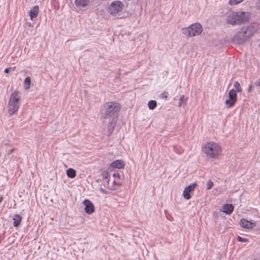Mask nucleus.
Listing matches in <instances>:
<instances>
[{
	"mask_svg": "<svg viewBox=\"0 0 260 260\" xmlns=\"http://www.w3.org/2000/svg\"><path fill=\"white\" fill-rule=\"evenodd\" d=\"M120 110L119 104L113 102H107L102 107V117L109 120L108 130L110 134L112 133L116 126Z\"/></svg>",
	"mask_w": 260,
	"mask_h": 260,
	"instance_id": "1",
	"label": "nucleus"
},
{
	"mask_svg": "<svg viewBox=\"0 0 260 260\" xmlns=\"http://www.w3.org/2000/svg\"><path fill=\"white\" fill-rule=\"evenodd\" d=\"M203 152L207 158L215 159L221 153L222 149L220 145L214 142H209L205 144Z\"/></svg>",
	"mask_w": 260,
	"mask_h": 260,
	"instance_id": "2",
	"label": "nucleus"
},
{
	"mask_svg": "<svg viewBox=\"0 0 260 260\" xmlns=\"http://www.w3.org/2000/svg\"><path fill=\"white\" fill-rule=\"evenodd\" d=\"M249 19L248 14L244 12H233L226 18V22L232 25L244 23Z\"/></svg>",
	"mask_w": 260,
	"mask_h": 260,
	"instance_id": "3",
	"label": "nucleus"
},
{
	"mask_svg": "<svg viewBox=\"0 0 260 260\" xmlns=\"http://www.w3.org/2000/svg\"><path fill=\"white\" fill-rule=\"evenodd\" d=\"M20 105V95L18 92L14 91L10 95L8 105V113L10 115L16 113Z\"/></svg>",
	"mask_w": 260,
	"mask_h": 260,
	"instance_id": "4",
	"label": "nucleus"
},
{
	"mask_svg": "<svg viewBox=\"0 0 260 260\" xmlns=\"http://www.w3.org/2000/svg\"><path fill=\"white\" fill-rule=\"evenodd\" d=\"M202 31V26L199 23H193L188 27L182 29V34L189 37L198 36L201 34Z\"/></svg>",
	"mask_w": 260,
	"mask_h": 260,
	"instance_id": "5",
	"label": "nucleus"
},
{
	"mask_svg": "<svg viewBox=\"0 0 260 260\" xmlns=\"http://www.w3.org/2000/svg\"><path fill=\"white\" fill-rule=\"evenodd\" d=\"M251 36L252 35L248 28H243L242 30L238 31L234 35L232 39V42L234 43L241 44Z\"/></svg>",
	"mask_w": 260,
	"mask_h": 260,
	"instance_id": "6",
	"label": "nucleus"
},
{
	"mask_svg": "<svg viewBox=\"0 0 260 260\" xmlns=\"http://www.w3.org/2000/svg\"><path fill=\"white\" fill-rule=\"evenodd\" d=\"M124 5L120 1H116L110 4L108 7V12L112 15H116L123 9Z\"/></svg>",
	"mask_w": 260,
	"mask_h": 260,
	"instance_id": "7",
	"label": "nucleus"
},
{
	"mask_svg": "<svg viewBox=\"0 0 260 260\" xmlns=\"http://www.w3.org/2000/svg\"><path fill=\"white\" fill-rule=\"evenodd\" d=\"M229 99L226 100L225 102L228 107H233L237 101V92L234 89H231L229 92Z\"/></svg>",
	"mask_w": 260,
	"mask_h": 260,
	"instance_id": "8",
	"label": "nucleus"
},
{
	"mask_svg": "<svg viewBox=\"0 0 260 260\" xmlns=\"http://www.w3.org/2000/svg\"><path fill=\"white\" fill-rule=\"evenodd\" d=\"M196 185V183H193L185 188L183 192V196L185 199L189 200L190 199L191 196L190 195V192L194 190Z\"/></svg>",
	"mask_w": 260,
	"mask_h": 260,
	"instance_id": "9",
	"label": "nucleus"
},
{
	"mask_svg": "<svg viewBox=\"0 0 260 260\" xmlns=\"http://www.w3.org/2000/svg\"><path fill=\"white\" fill-rule=\"evenodd\" d=\"M83 203L85 205L84 211L88 214L92 213L94 211V207L92 202L88 200L84 201Z\"/></svg>",
	"mask_w": 260,
	"mask_h": 260,
	"instance_id": "10",
	"label": "nucleus"
},
{
	"mask_svg": "<svg viewBox=\"0 0 260 260\" xmlns=\"http://www.w3.org/2000/svg\"><path fill=\"white\" fill-rule=\"evenodd\" d=\"M240 224L241 226L247 229H252L256 225L255 222H251L245 219H241Z\"/></svg>",
	"mask_w": 260,
	"mask_h": 260,
	"instance_id": "11",
	"label": "nucleus"
},
{
	"mask_svg": "<svg viewBox=\"0 0 260 260\" xmlns=\"http://www.w3.org/2000/svg\"><path fill=\"white\" fill-rule=\"evenodd\" d=\"M124 167V161L120 159H118L113 161L110 165V167L112 169L117 168L120 169L123 168Z\"/></svg>",
	"mask_w": 260,
	"mask_h": 260,
	"instance_id": "12",
	"label": "nucleus"
},
{
	"mask_svg": "<svg viewBox=\"0 0 260 260\" xmlns=\"http://www.w3.org/2000/svg\"><path fill=\"white\" fill-rule=\"evenodd\" d=\"M234 207L231 204H226L224 205L221 209V211L226 214H231L234 211Z\"/></svg>",
	"mask_w": 260,
	"mask_h": 260,
	"instance_id": "13",
	"label": "nucleus"
},
{
	"mask_svg": "<svg viewBox=\"0 0 260 260\" xmlns=\"http://www.w3.org/2000/svg\"><path fill=\"white\" fill-rule=\"evenodd\" d=\"M39 12V8L38 6H34L30 11H29V16L30 19L32 20L34 18H35L37 16Z\"/></svg>",
	"mask_w": 260,
	"mask_h": 260,
	"instance_id": "14",
	"label": "nucleus"
},
{
	"mask_svg": "<svg viewBox=\"0 0 260 260\" xmlns=\"http://www.w3.org/2000/svg\"><path fill=\"white\" fill-rule=\"evenodd\" d=\"M75 3L77 7L83 8L88 5L89 0H75Z\"/></svg>",
	"mask_w": 260,
	"mask_h": 260,
	"instance_id": "15",
	"label": "nucleus"
},
{
	"mask_svg": "<svg viewBox=\"0 0 260 260\" xmlns=\"http://www.w3.org/2000/svg\"><path fill=\"white\" fill-rule=\"evenodd\" d=\"M13 220H14L13 223V226L17 227L21 222L22 217L18 214H15L13 217Z\"/></svg>",
	"mask_w": 260,
	"mask_h": 260,
	"instance_id": "16",
	"label": "nucleus"
},
{
	"mask_svg": "<svg viewBox=\"0 0 260 260\" xmlns=\"http://www.w3.org/2000/svg\"><path fill=\"white\" fill-rule=\"evenodd\" d=\"M76 171L72 168H69L67 171V175L68 177L73 178L76 176Z\"/></svg>",
	"mask_w": 260,
	"mask_h": 260,
	"instance_id": "17",
	"label": "nucleus"
},
{
	"mask_svg": "<svg viewBox=\"0 0 260 260\" xmlns=\"http://www.w3.org/2000/svg\"><path fill=\"white\" fill-rule=\"evenodd\" d=\"M31 83L30 78L29 77H27L24 81L23 86L25 89H28L30 88V85Z\"/></svg>",
	"mask_w": 260,
	"mask_h": 260,
	"instance_id": "18",
	"label": "nucleus"
},
{
	"mask_svg": "<svg viewBox=\"0 0 260 260\" xmlns=\"http://www.w3.org/2000/svg\"><path fill=\"white\" fill-rule=\"evenodd\" d=\"M148 106L150 109H154L156 106V102L154 100H150L148 102Z\"/></svg>",
	"mask_w": 260,
	"mask_h": 260,
	"instance_id": "19",
	"label": "nucleus"
},
{
	"mask_svg": "<svg viewBox=\"0 0 260 260\" xmlns=\"http://www.w3.org/2000/svg\"><path fill=\"white\" fill-rule=\"evenodd\" d=\"M234 86L235 88V89L236 90V92L237 91L240 92L242 91V88L240 87V83L238 81H236L235 83Z\"/></svg>",
	"mask_w": 260,
	"mask_h": 260,
	"instance_id": "20",
	"label": "nucleus"
},
{
	"mask_svg": "<svg viewBox=\"0 0 260 260\" xmlns=\"http://www.w3.org/2000/svg\"><path fill=\"white\" fill-rule=\"evenodd\" d=\"M244 0H230L229 1V4L230 5H237L239 3L243 2Z\"/></svg>",
	"mask_w": 260,
	"mask_h": 260,
	"instance_id": "21",
	"label": "nucleus"
},
{
	"mask_svg": "<svg viewBox=\"0 0 260 260\" xmlns=\"http://www.w3.org/2000/svg\"><path fill=\"white\" fill-rule=\"evenodd\" d=\"M186 100L185 99L184 95H181L179 98V102L178 103V106H181L182 105H183L185 103V101Z\"/></svg>",
	"mask_w": 260,
	"mask_h": 260,
	"instance_id": "22",
	"label": "nucleus"
},
{
	"mask_svg": "<svg viewBox=\"0 0 260 260\" xmlns=\"http://www.w3.org/2000/svg\"><path fill=\"white\" fill-rule=\"evenodd\" d=\"M214 185L213 182L211 180H208L207 183V189H210Z\"/></svg>",
	"mask_w": 260,
	"mask_h": 260,
	"instance_id": "23",
	"label": "nucleus"
},
{
	"mask_svg": "<svg viewBox=\"0 0 260 260\" xmlns=\"http://www.w3.org/2000/svg\"><path fill=\"white\" fill-rule=\"evenodd\" d=\"M237 240L239 242H247L248 241V240L246 238H243L240 236H238Z\"/></svg>",
	"mask_w": 260,
	"mask_h": 260,
	"instance_id": "24",
	"label": "nucleus"
},
{
	"mask_svg": "<svg viewBox=\"0 0 260 260\" xmlns=\"http://www.w3.org/2000/svg\"><path fill=\"white\" fill-rule=\"evenodd\" d=\"M102 175L103 177L104 178H107V177L108 176V172H105V171H104L102 173Z\"/></svg>",
	"mask_w": 260,
	"mask_h": 260,
	"instance_id": "25",
	"label": "nucleus"
},
{
	"mask_svg": "<svg viewBox=\"0 0 260 260\" xmlns=\"http://www.w3.org/2000/svg\"><path fill=\"white\" fill-rule=\"evenodd\" d=\"M113 177L115 178H120V175L118 173H114L113 174Z\"/></svg>",
	"mask_w": 260,
	"mask_h": 260,
	"instance_id": "26",
	"label": "nucleus"
},
{
	"mask_svg": "<svg viewBox=\"0 0 260 260\" xmlns=\"http://www.w3.org/2000/svg\"><path fill=\"white\" fill-rule=\"evenodd\" d=\"M255 85L256 86H260V78L257 80L256 81Z\"/></svg>",
	"mask_w": 260,
	"mask_h": 260,
	"instance_id": "27",
	"label": "nucleus"
},
{
	"mask_svg": "<svg viewBox=\"0 0 260 260\" xmlns=\"http://www.w3.org/2000/svg\"><path fill=\"white\" fill-rule=\"evenodd\" d=\"M100 190L103 193H105V194L107 193V191L103 188H100Z\"/></svg>",
	"mask_w": 260,
	"mask_h": 260,
	"instance_id": "28",
	"label": "nucleus"
},
{
	"mask_svg": "<svg viewBox=\"0 0 260 260\" xmlns=\"http://www.w3.org/2000/svg\"><path fill=\"white\" fill-rule=\"evenodd\" d=\"M10 70V68H6L5 69L4 72L6 73H8L9 72Z\"/></svg>",
	"mask_w": 260,
	"mask_h": 260,
	"instance_id": "29",
	"label": "nucleus"
},
{
	"mask_svg": "<svg viewBox=\"0 0 260 260\" xmlns=\"http://www.w3.org/2000/svg\"><path fill=\"white\" fill-rule=\"evenodd\" d=\"M257 7L258 9H260V0H259L257 4Z\"/></svg>",
	"mask_w": 260,
	"mask_h": 260,
	"instance_id": "30",
	"label": "nucleus"
},
{
	"mask_svg": "<svg viewBox=\"0 0 260 260\" xmlns=\"http://www.w3.org/2000/svg\"><path fill=\"white\" fill-rule=\"evenodd\" d=\"M252 88V85H250V86H249V88H248V91H249V92H250V90H251Z\"/></svg>",
	"mask_w": 260,
	"mask_h": 260,
	"instance_id": "31",
	"label": "nucleus"
}]
</instances>
